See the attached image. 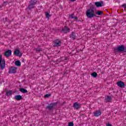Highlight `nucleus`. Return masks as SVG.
<instances>
[{
	"label": "nucleus",
	"instance_id": "1",
	"mask_svg": "<svg viewBox=\"0 0 126 126\" xmlns=\"http://www.w3.org/2000/svg\"><path fill=\"white\" fill-rule=\"evenodd\" d=\"M86 15L88 18H93V17L96 16L95 12H94V9L92 8L87 10L86 12Z\"/></svg>",
	"mask_w": 126,
	"mask_h": 126
},
{
	"label": "nucleus",
	"instance_id": "2",
	"mask_svg": "<svg viewBox=\"0 0 126 126\" xmlns=\"http://www.w3.org/2000/svg\"><path fill=\"white\" fill-rule=\"evenodd\" d=\"M5 67V61L2 59V55H0V68L1 69H4Z\"/></svg>",
	"mask_w": 126,
	"mask_h": 126
},
{
	"label": "nucleus",
	"instance_id": "3",
	"mask_svg": "<svg viewBox=\"0 0 126 126\" xmlns=\"http://www.w3.org/2000/svg\"><path fill=\"white\" fill-rule=\"evenodd\" d=\"M36 3V0H32L30 2V5L28 6V8L29 9H31V8H33V7H34V4Z\"/></svg>",
	"mask_w": 126,
	"mask_h": 126
},
{
	"label": "nucleus",
	"instance_id": "4",
	"mask_svg": "<svg viewBox=\"0 0 126 126\" xmlns=\"http://www.w3.org/2000/svg\"><path fill=\"white\" fill-rule=\"evenodd\" d=\"M16 70H17V68L15 67H11L9 68V73H15V72H16Z\"/></svg>",
	"mask_w": 126,
	"mask_h": 126
},
{
	"label": "nucleus",
	"instance_id": "5",
	"mask_svg": "<svg viewBox=\"0 0 126 126\" xmlns=\"http://www.w3.org/2000/svg\"><path fill=\"white\" fill-rule=\"evenodd\" d=\"M103 1H97L94 3L95 5H96V7H101L103 6Z\"/></svg>",
	"mask_w": 126,
	"mask_h": 126
},
{
	"label": "nucleus",
	"instance_id": "6",
	"mask_svg": "<svg viewBox=\"0 0 126 126\" xmlns=\"http://www.w3.org/2000/svg\"><path fill=\"white\" fill-rule=\"evenodd\" d=\"M14 55L17 56L18 57H21L22 56V53L19 51V50H16L14 52Z\"/></svg>",
	"mask_w": 126,
	"mask_h": 126
},
{
	"label": "nucleus",
	"instance_id": "7",
	"mask_svg": "<svg viewBox=\"0 0 126 126\" xmlns=\"http://www.w3.org/2000/svg\"><path fill=\"white\" fill-rule=\"evenodd\" d=\"M73 107L76 110H78V109L80 108V104H79L78 102H75L73 104Z\"/></svg>",
	"mask_w": 126,
	"mask_h": 126
},
{
	"label": "nucleus",
	"instance_id": "8",
	"mask_svg": "<svg viewBox=\"0 0 126 126\" xmlns=\"http://www.w3.org/2000/svg\"><path fill=\"white\" fill-rule=\"evenodd\" d=\"M101 111L98 110L94 112V117H99V116L101 115Z\"/></svg>",
	"mask_w": 126,
	"mask_h": 126
},
{
	"label": "nucleus",
	"instance_id": "9",
	"mask_svg": "<svg viewBox=\"0 0 126 126\" xmlns=\"http://www.w3.org/2000/svg\"><path fill=\"white\" fill-rule=\"evenodd\" d=\"M11 50H8L4 53V56L5 57H9V56L11 55Z\"/></svg>",
	"mask_w": 126,
	"mask_h": 126
},
{
	"label": "nucleus",
	"instance_id": "10",
	"mask_svg": "<svg viewBox=\"0 0 126 126\" xmlns=\"http://www.w3.org/2000/svg\"><path fill=\"white\" fill-rule=\"evenodd\" d=\"M55 45L56 47H59V46H61V41L60 40L57 39L54 42Z\"/></svg>",
	"mask_w": 126,
	"mask_h": 126
},
{
	"label": "nucleus",
	"instance_id": "11",
	"mask_svg": "<svg viewBox=\"0 0 126 126\" xmlns=\"http://www.w3.org/2000/svg\"><path fill=\"white\" fill-rule=\"evenodd\" d=\"M117 50L119 52H123V51L125 50V47H124V45H121L117 47Z\"/></svg>",
	"mask_w": 126,
	"mask_h": 126
},
{
	"label": "nucleus",
	"instance_id": "12",
	"mask_svg": "<svg viewBox=\"0 0 126 126\" xmlns=\"http://www.w3.org/2000/svg\"><path fill=\"white\" fill-rule=\"evenodd\" d=\"M117 85L121 88L124 87V86H125V83L122 81H119L117 82Z\"/></svg>",
	"mask_w": 126,
	"mask_h": 126
},
{
	"label": "nucleus",
	"instance_id": "13",
	"mask_svg": "<svg viewBox=\"0 0 126 126\" xmlns=\"http://www.w3.org/2000/svg\"><path fill=\"white\" fill-rule=\"evenodd\" d=\"M69 31V29L67 27H65L63 29H62V32H64V33H67Z\"/></svg>",
	"mask_w": 126,
	"mask_h": 126
},
{
	"label": "nucleus",
	"instance_id": "14",
	"mask_svg": "<svg viewBox=\"0 0 126 126\" xmlns=\"http://www.w3.org/2000/svg\"><path fill=\"white\" fill-rule=\"evenodd\" d=\"M74 15H70L69 17V18L70 19H74V20H75L76 21H77V17H74Z\"/></svg>",
	"mask_w": 126,
	"mask_h": 126
},
{
	"label": "nucleus",
	"instance_id": "15",
	"mask_svg": "<svg viewBox=\"0 0 126 126\" xmlns=\"http://www.w3.org/2000/svg\"><path fill=\"white\" fill-rule=\"evenodd\" d=\"M55 106H56V104H55V103H51V104H50L48 106V109H49L50 110H51V109H53V108H54V107H55Z\"/></svg>",
	"mask_w": 126,
	"mask_h": 126
},
{
	"label": "nucleus",
	"instance_id": "16",
	"mask_svg": "<svg viewBox=\"0 0 126 126\" xmlns=\"http://www.w3.org/2000/svg\"><path fill=\"white\" fill-rule=\"evenodd\" d=\"M76 36H77L76 33H75L74 32H72L71 33V34L70 35V38H72V39H73V40H74V39L75 38Z\"/></svg>",
	"mask_w": 126,
	"mask_h": 126
},
{
	"label": "nucleus",
	"instance_id": "17",
	"mask_svg": "<svg viewBox=\"0 0 126 126\" xmlns=\"http://www.w3.org/2000/svg\"><path fill=\"white\" fill-rule=\"evenodd\" d=\"M15 64L17 66H20V65H21V63L19 61H16Z\"/></svg>",
	"mask_w": 126,
	"mask_h": 126
},
{
	"label": "nucleus",
	"instance_id": "18",
	"mask_svg": "<svg viewBox=\"0 0 126 126\" xmlns=\"http://www.w3.org/2000/svg\"><path fill=\"white\" fill-rule=\"evenodd\" d=\"M105 100L106 101V102H111V101L112 100V98L110 96H107L105 98Z\"/></svg>",
	"mask_w": 126,
	"mask_h": 126
},
{
	"label": "nucleus",
	"instance_id": "19",
	"mask_svg": "<svg viewBox=\"0 0 126 126\" xmlns=\"http://www.w3.org/2000/svg\"><path fill=\"white\" fill-rule=\"evenodd\" d=\"M15 99H16V100H21L22 99V97L21 96V95H16L15 96Z\"/></svg>",
	"mask_w": 126,
	"mask_h": 126
},
{
	"label": "nucleus",
	"instance_id": "20",
	"mask_svg": "<svg viewBox=\"0 0 126 126\" xmlns=\"http://www.w3.org/2000/svg\"><path fill=\"white\" fill-rule=\"evenodd\" d=\"M20 91L22 92V93H27V91L23 88H20Z\"/></svg>",
	"mask_w": 126,
	"mask_h": 126
},
{
	"label": "nucleus",
	"instance_id": "21",
	"mask_svg": "<svg viewBox=\"0 0 126 126\" xmlns=\"http://www.w3.org/2000/svg\"><path fill=\"white\" fill-rule=\"evenodd\" d=\"M96 13L97 14V15H102L103 14V12L101 11H96Z\"/></svg>",
	"mask_w": 126,
	"mask_h": 126
},
{
	"label": "nucleus",
	"instance_id": "22",
	"mask_svg": "<svg viewBox=\"0 0 126 126\" xmlns=\"http://www.w3.org/2000/svg\"><path fill=\"white\" fill-rule=\"evenodd\" d=\"M92 76H93V77H97V73L96 72H94L91 74Z\"/></svg>",
	"mask_w": 126,
	"mask_h": 126
},
{
	"label": "nucleus",
	"instance_id": "23",
	"mask_svg": "<svg viewBox=\"0 0 126 126\" xmlns=\"http://www.w3.org/2000/svg\"><path fill=\"white\" fill-rule=\"evenodd\" d=\"M11 94H12V92L11 91H8L7 92V96H10Z\"/></svg>",
	"mask_w": 126,
	"mask_h": 126
},
{
	"label": "nucleus",
	"instance_id": "24",
	"mask_svg": "<svg viewBox=\"0 0 126 126\" xmlns=\"http://www.w3.org/2000/svg\"><path fill=\"white\" fill-rule=\"evenodd\" d=\"M68 126H73L74 124H73V122H69L68 124Z\"/></svg>",
	"mask_w": 126,
	"mask_h": 126
},
{
	"label": "nucleus",
	"instance_id": "25",
	"mask_svg": "<svg viewBox=\"0 0 126 126\" xmlns=\"http://www.w3.org/2000/svg\"><path fill=\"white\" fill-rule=\"evenodd\" d=\"M45 15L47 18H49V17H50V15L49 14V13L47 12L45 13Z\"/></svg>",
	"mask_w": 126,
	"mask_h": 126
},
{
	"label": "nucleus",
	"instance_id": "26",
	"mask_svg": "<svg viewBox=\"0 0 126 126\" xmlns=\"http://www.w3.org/2000/svg\"><path fill=\"white\" fill-rule=\"evenodd\" d=\"M51 96V94H47L44 95V97L45 98H48V97H50Z\"/></svg>",
	"mask_w": 126,
	"mask_h": 126
},
{
	"label": "nucleus",
	"instance_id": "27",
	"mask_svg": "<svg viewBox=\"0 0 126 126\" xmlns=\"http://www.w3.org/2000/svg\"><path fill=\"white\" fill-rule=\"evenodd\" d=\"M123 7H125V8H126V4H124L122 5Z\"/></svg>",
	"mask_w": 126,
	"mask_h": 126
},
{
	"label": "nucleus",
	"instance_id": "28",
	"mask_svg": "<svg viewBox=\"0 0 126 126\" xmlns=\"http://www.w3.org/2000/svg\"><path fill=\"white\" fill-rule=\"evenodd\" d=\"M106 126H112V125H111L109 123H108V124H106Z\"/></svg>",
	"mask_w": 126,
	"mask_h": 126
},
{
	"label": "nucleus",
	"instance_id": "29",
	"mask_svg": "<svg viewBox=\"0 0 126 126\" xmlns=\"http://www.w3.org/2000/svg\"><path fill=\"white\" fill-rule=\"evenodd\" d=\"M71 1H75L76 0H70Z\"/></svg>",
	"mask_w": 126,
	"mask_h": 126
}]
</instances>
